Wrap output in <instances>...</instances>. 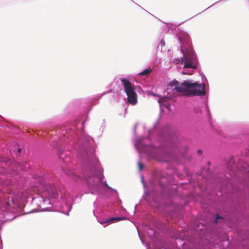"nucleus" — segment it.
<instances>
[{"mask_svg": "<svg viewBox=\"0 0 249 249\" xmlns=\"http://www.w3.org/2000/svg\"><path fill=\"white\" fill-rule=\"evenodd\" d=\"M172 89H176L178 92H182L188 96H204L205 95V85L192 82L190 80L183 81L180 84L176 80L171 82L169 85Z\"/></svg>", "mask_w": 249, "mask_h": 249, "instance_id": "obj_1", "label": "nucleus"}, {"mask_svg": "<svg viewBox=\"0 0 249 249\" xmlns=\"http://www.w3.org/2000/svg\"><path fill=\"white\" fill-rule=\"evenodd\" d=\"M179 39L183 45L186 43H188V37L184 39L180 37ZM180 51L183 53V57L181 58V64H184L183 69L191 68L196 69L197 67V62L193 51L191 50H188L184 46L181 47Z\"/></svg>", "mask_w": 249, "mask_h": 249, "instance_id": "obj_2", "label": "nucleus"}, {"mask_svg": "<svg viewBox=\"0 0 249 249\" xmlns=\"http://www.w3.org/2000/svg\"><path fill=\"white\" fill-rule=\"evenodd\" d=\"M121 82L123 83L125 92L127 96V101L132 105L137 102V95L135 91L133 85L127 80L122 78Z\"/></svg>", "mask_w": 249, "mask_h": 249, "instance_id": "obj_3", "label": "nucleus"}, {"mask_svg": "<svg viewBox=\"0 0 249 249\" xmlns=\"http://www.w3.org/2000/svg\"><path fill=\"white\" fill-rule=\"evenodd\" d=\"M46 191L44 193L47 197H52L56 198L58 196V193L55 186L48 184L45 187Z\"/></svg>", "mask_w": 249, "mask_h": 249, "instance_id": "obj_4", "label": "nucleus"}, {"mask_svg": "<svg viewBox=\"0 0 249 249\" xmlns=\"http://www.w3.org/2000/svg\"><path fill=\"white\" fill-rule=\"evenodd\" d=\"M125 218L124 217H114L109 219H107L105 220H102L100 222V224L104 225V224H111L116 221H118L121 220H124Z\"/></svg>", "mask_w": 249, "mask_h": 249, "instance_id": "obj_5", "label": "nucleus"}, {"mask_svg": "<svg viewBox=\"0 0 249 249\" xmlns=\"http://www.w3.org/2000/svg\"><path fill=\"white\" fill-rule=\"evenodd\" d=\"M237 168L241 171H246L248 169V164L246 162H241L237 166Z\"/></svg>", "mask_w": 249, "mask_h": 249, "instance_id": "obj_6", "label": "nucleus"}, {"mask_svg": "<svg viewBox=\"0 0 249 249\" xmlns=\"http://www.w3.org/2000/svg\"><path fill=\"white\" fill-rule=\"evenodd\" d=\"M227 167L230 170V171L234 170L235 167L234 165V161L233 158H231L229 159L227 163Z\"/></svg>", "mask_w": 249, "mask_h": 249, "instance_id": "obj_7", "label": "nucleus"}, {"mask_svg": "<svg viewBox=\"0 0 249 249\" xmlns=\"http://www.w3.org/2000/svg\"><path fill=\"white\" fill-rule=\"evenodd\" d=\"M152 71V70L149 68L148 69H146L144 70H143L142 71L140 72L138 75L140 76H142L144 75H149L151 72Z\"/></svg>", "mask_w": 249, "mask_h": 249, "instance_id": "obj_8", "label": "nucleus"}, {"mask_svg": "<svg viewBox=\"0 0 249 249\" xmlns=\"http://www.w3.org/2000/svg\"><path fill=\"white\" fill-rule=\"evenodd\" d=\"M138 166H139V170H142L143 167V165L142 163L139 162V163H138Z\"/></svg>", "mask_w": 249, "mask_h": 249, "instance_id": "obj_9", "label": "nucleus"}, {"mask_svg": "<svg viewBox=\"0 0 249 249\" xmlns=\"http://www.w3.org/2000/svg\"><path fill=\"white\" fill-rule=\"evenodd\" d=\"M170 144V145H171V146H173V147H175V146H177L176 142H175V143H171Z\"/></svg>", "mask_w": 249, "mask_h": 249, "instance_id": "obj_10", "label": "nucleus"}, {"mask_svg": "<svg viewBox=\"0 0 249 249\" xmlns=\"http://www.w3.org/2000/svg\"><path fill=\"white\" fill-rule=\"evenodd\" d=\"M182 74L183 75H185V74H189V73L188 72H186V71H183L182 72Z\"/></svg>", "mask_w": 249, "mask_h": 249, "instance_id": "obj_11", "label": "nucleus"}, {"mask_svg": "<svg viewBox=\"0 0 249 249\" xmlns=\"http://www.w3.org/2000/svg\"><path fill=\"white\" fill-rule=\"evenodd\" d=\"M91 180H92L93 182L95 181L94 179L93 178H89V181L90 182Z\"/></svg>", "mask_w": 249, "mask_h": 249, "instance_id": "obj_12", "label": "nucleus"}, {"mask_svg": "<svg viewBox=\"0 0 249 249\" xmlns=\"http://www.w3.org/2000/svg\"><path fill=\"white\" fill-rule=\"evenodd\" d=\"M197 153L199 154H202V152L200 150H199L197 151Z\"/></svg>", "mask_w": 249, "mask_h": 249, "instance_id": "obj_13", "label": "nucleus"}, {"mask_svg": "<svg viewBox=\"0 0 249 249\" xmlns=\"http://www.w3.org/2000/svg\"><path fill=\"white\" fill-rule=\"evenodd\" d=\"M218 218H221V217H219L218 216H217V218H216V219L215 220V222H216V223H217V219H218Z\"/></svg>", "mask_w": 249, "mask_h": 249, "instance_id": "obj_14", "label": "nucleus"}, {"mask_svg": "<svg viewBox=\"0 0 249 249\" xmlns=\"http://www.w3.org/2000/svg\"><path fill=\"white\" fill-rule=\"evenodd\" d=\"M21 149L20 148H19V149H18V153H20V151H21Z\"/></svg>", "mask_w": 249, "mask_h": 249, "instance_id": "obj_15", "label": "nucleus"}, {"mask_svg": "<svg viewBox=\"0 0 249 249\" xmlns=\"http://www.w3.org/2000/svg\"><path fill=\"white\" fill-rule=\"evenodd\" d=\"M248 152H246V154H248V155L249 156V150H248Z\"/></svg>", "mask_w": 249, "mask_h": 249, "instance_id": "obj_16", "label": "nucleus"}, {"mask_svg": "<svg viewBox=\"0 0 249 249\" xmlns=\"http://www.w3.org/2000/svg\"><path fill=\"white\" fill-rule=\"evenodd\" d=\"M109 92H113V90L112 89H110V91Z\"/></svg>", "mask_w": 249, "mask_h": 249, "instance_id": "obj_17", "label": "nucleus"}]
</instances>
